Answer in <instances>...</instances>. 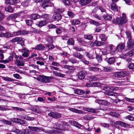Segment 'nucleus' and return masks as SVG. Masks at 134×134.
I'll list each match as a JSON object with an SVG mask.
<instances>
[{
	"label": "nucleus",
	"mask_w": 134,
	"mask_h": 134,
	"mask_svg": "<svg viewBox=\"0 0 134 134\" xmlns=\"http://www.w3.org/2000/svg\"><path fill=\"white\" fill-rule=\"evenodd\" d=\"M87 74V72L85 71L79 72L77 75L78 79L81 80L84 79Z\"/></svg>",
	"instance_id": "6e6552de"
},
{
	"label": "nucleus",
	"mask_w": 134,
	"mask_h": 134,
	"mask_svg": "<svg viewBox=\"0 0 134 134\" xmlns=\"http://www.w3.org/2000/svg\"><path fill=\"white\" fill-rule=\"evenodd\" d=\"M127 21V20L126 18V15L123 13L121 17L114 19L113 20V22L116 24L121 25L126 23Z\"/></svg>",
	"instance_id": "f257e3e1"
},
{
	"label": "nucleus",
	"mask_w": 134,
	"mask_h": 134,
	"mask_svg": "<svg viewBox=\"0 0 134 134\" xmlns=\"http://www.w3.org/2000/svg\"><path fill=\"white\" fill-rule=\"evenodd\" d=\"M73 56L76 58L80 59L83 57V55L80 53L77 52H74L73 54Z\"/></svg>",
	"instance_id": "393cba45"
},
{
	"label": "nucleus",
	"mask_w": 134,
	"mask_h": 134,
	"mask_svg": "<svg viewBox=\"0 0 134 134\" xmlns=\"http://www.w3.org/2000/svg\"><path fill=\"white\" fill-rule=\"evenodd\" d=\"M90 23L91 24H93L96 26H98L100 25V23L93 20H91L90 21Z\"/></svg>",
	"instance_id": "09e8293b"
},
{
	"label": "nucleus",
	"mask_w": 134,
	"mask_h": 134,
	"mask_svg": "<svg viewBox=\"0 0 134 134\" xmlns=\"http://www.w3.org/2000/svg\"><path fill=\"white\" fill-rule=\"evenodd\" d=\"M86 110L88 112L94 113H96L98 112V111H96V109H94L93 108H87Z\"/></svg>",
	"instance_id": "8fccbe9b"
},
{
	"label": "nucleus",
	"mask_w": 134,
	"mask_h": 134,
	"mask_svg": "<svg viewBox=\"0 0 134 134\" xmlns=\"http://www.w3.org/2000/svg\"><path fill=\"white\" fill-rule=\"evenodd\" d=\"M5 2L7 4L13 5L17 2L16 0H6Z\"/></svg>",
	"instance_id": "7c9ffc66"
},
{
	"label": "nucleus",
	"mask_w": 134,
	"mask_h": 134,
	"mask_svg": "<svg viewBox=\"0 0 134 134\" xmlns=\"http://www.w3.org/2000/svg\"><path fill=\"white\" fill-rule=\"evenodd\" d=\"M96 102L99 104L104 105H109L110 104V102L104 100H97Z\"/></svg>",
	"instance_id": "1a4fd4ad"
},
{
	"label": "nucleus",
	"mask_w": 134,
	"mask_h": 134,
	"mask_svg": "<svg viewBox=\"0 0 134 134\" xmlns=\"http://www.w3.org/2000/svg\"><path fill=\"white\" fill-rule=\"evenodd\" d=\"M25 22L26 24L29 26H31L33 23V21L31 20H26Z\"/></svg>",
	"instance_id": "5fc2aeb1"
},
{
	"label": "nucleus",
	"mask_w": 134,
	"mask_h": 134,
	"mask_svg": "<svg viewBox=\"0 0 134 134\" xmlns=\"http://www.w3.org/2000/svg\"><path fill=\"white\" fill-rule=\"evenodd\" d=\"M80 60L82 62L85 64L87 65L89 64V62L86 60L84 58L83 56V57Z\"/></svg>",
	"instance_id": "de8ad7c7"
},
{
	"label": "nucleus",
	"mask_w": 134,
	"mask_h": 134,
	"mask_svg": "<svg viewBox=\"0 0 134 134\" xmlns=\"http://www.w3.org/2000/svg\"><path fill=\"white\" fill-rule=\"evenodd\" d=\"M104 19L105 20H110L112 18L111 16L110 15L107 14L106 15H103V16Z\"/></svg>",
	"instance_id": "79ce46f5"
},
{
	"label": "nucleus",
	"mask_w": 134,
	"mask_h": 134,
	"mask_svg": "<svg viewBox=\"0 0 134 134\" xmlns=\"http://www.w3.org/2000/svg\"><path fill=\"white\" fill-rule=\"evenodd\" d=\"M62 17V15L60 14H55L53 17V19L55 21H58Z\"/></svg>",
	"instance_id": "f3484780"
},
{
	"label": "nucleus",
	"mask_w": 134,
	"mask_h": 134,
	"mask_svg": "<svg viewBox=\"0 0 134 134\" xmlns=\"http://www.w3.org/2000/svg\"><path fill=\"white\" fill-rule=\"evenodd\" d=\"M64 67L65 69L69 70H72L74 69V68L72 66L67 65H65Z\"/></svg>",
	"instance_id": "bf43d9fd"
},
{
	"label": "nucleus",
	"mask_w": 134,
	"mask_h": 134,
	"mask_svg": "<svg viewBox=\"0 0 134 134\" xmlns=\"http://www.w3.org/2000/svg\"><path fill=\"white\" fill-rule=\"evenodd\" d=\"M73 112L79 114H82L83 112V111H82L75 108H74Z\"/></svg>",
	"instance_id": "052dcab7"
},
{
	"label": "nucleus",
	"mask_w": 134,
	"mask_h": 134,
	"mask_svg": "<svg viewBox=\"0 0 134 134\" xmlns=\"http://www.w3.org/2000/svg\"><path fill=\"white\" fill-rule=\"evenodd\" d=\"M49 15L48 14H45L41 15L40 18H43L44 19V20H46L48 21L49 19Z\"/></svg>",
	"instance_id": "c9c22d12"
},
{
	"label": "nucleus",
	"mask_w": 134,
	"mask_h": 134,
	"mask_svg": "<svg viewBox=\"0 0 134 134\" xmlns=\"http://www.w3.org/2000/svg\"><path fill=\"white\" fill-rule=\"evenodd\" d=\"M4 18V14L0 10V21L3 20Z\"/></svg>",
	"instance_id": "e2e57ef3"
},
{
	"label": "nucleus",
	"mask_w": 134,
	"mask_h": 134,
	"mask_svg": "<svg viewBox=\"0 0 134 134\" xmlns=\"http://www.w3.org/2000/svg\"><path fill=\"white\" fill-rule=\"evenodd\" d=\"M48 23V21L46 20H41L38 22L36 25L39 27H41L46 25Z\"/></svg>",
	"instance_id": "f8f14e48"
},
{
	"label": "nucleus",
	"mask_w": 134,
	"mask_h": 134,
	"mask_svg": "<svg viewBox=\"0 0 134 134\" xmlns=\"http://www.w3.org/2000/svg\"><path fill=\"white\" fill-rule=\"evenodd\" d=\"M13 109L14 110L21 111L22 112L25 111L24 109L18 107H13Z\"/></svg>",
	"instance_id": "603ef678"
},
{
	"label": "nucleus",
	"mask_w": 134,
	"mask_h": 134,
	"mask_svg": "<svg viewBox=\"0 0 134 134\" xmlns=\"http://www.w3.org/2000/svg\"><path fill=\"white\" fill-rule=\"evenodd\" d=\"M84 37L86 39L91 40L93 38V36L91 35H84Z\"/></svg>",
	"instance_id": "a19ab883"
},
{
	"label": "nucleus",
	"mask_w": 134,
	"mask_h": 134,
	"mask_svg": "<svg viewBox=\"0 0 134 134\" xmlns=\"http://www.w3.org/2000/svg\"><path fill=\"white\" fill-rule=\"evenodd\" d=\"M63 131V130L62 129L57 128L55 129V130L50 131L48 133H58L61 132Z\"/></svg>",
	"instance_id": "a878e982"
},
{
	"label": "nucleus",
	"mask_w": 134,
	"mask_h": 134,
	"mask_svg": "<svg viewBox=\"0 0 134 134\" xmlns=\"http://www.w3.org/2000/svg\"><path fill=\"white\" fill-rule=\"evenodd\" d=\"M74 49L79 51H84V49L83 48L78 46L75 47L74 48Z\"/></svg>",
	"instance_id": "13d9d810"
},
{
	"label": "nucleus",
	"mask_w": 134,
	"mask_h": 134,
	"mask_svg": "<svg viewBox=\"0 0 134 134\" xmlns=\"http://www.w3.org/2000/svg\"><path fill=\"white\" fill-rule=\"evenodd\" d=\"M69 30L70 32L74 33L75 32V28L76 26H73L71 25H69Z\"/></svg>",
	"instance_id": "ea45409f"
},
{
	"label": "nucleus",
	"mask_w": 134,
	"mask_h": 134,
	"mask_svg": "<svg viewBox=\"0 0 134 134\" xmlns=\"http://www.w3.org/2000/svg\"><path fill=\"white\" fill-rule=\"evenodd\" d=\"M69 60L72 63H78L79 62V61L76 60L73 58L69 59Z\"/></svg>",
	"instance_id": "864d4df0"
},
{
	"label": "nucleus",
	"mask_w": 134,
	"mask_h": 134,
	"mask_svg": "<svg viewBox=\"0 0 134 134\" xmlns=\"http://www.w3.org/2000/svg\"><path fill=\"white\" fill-rule=\"evenodd\" d=\"M23 39L22 37H15L13 38L11 41V42L12 43L15 42H16L21 41Z\"/></svg>",
	"instance_id": "c756f323"
},
{
	"label": "nucleus",
	"mask_w": 134,
	"mask_h": 134,
	"mask_svg": "<svg viewBox=\"0 0 134 134\" xmlns=\"http://www.w3.org/2000/svg\"><path fill=\"white\" fill-rule=\"evenodd\" d=\"M125 99L126 101L131 102V103H134V98L131 99L127 97H125Z\"/></svg>",
	"instance_id": "680f3d73"
},
{
	"label": "nucleus",
	"mask_w": 134,
	"mask_h": 134,
	"mask_svg": "<svg viewBox=\"0 0 134 134\" xmlns=\"http://www.w3.org/2000/svg\"><path fill=\"white\" fill-rule=\"evenodd\" d=\"M41 15L38 14H31L29 16V17L31 19L35 20L40 18Z\"/></svg>",
	"instance_id": "6ab92c4d"
},
{
	"label": "nucleus",
	"mask_w": 134,
	"mask_h": 134,
	"mask_svg": "<svg viewBox=\"0 0 134 134\" xmlns=\"http://www.w3.org/2000/svg\"><path fill=\"white\" fill-rule=\"evenodd\" d=\"M48 115L54 118L57 119L62 116L61 114L57 112H51L48 114Z\"/></svg>",
	"instance_id": "423d86ee"
},
{
	"label": "nucleus",
	"mask_w": 134,
	"mask_h": 134,
	"mask_svg": "<svg viewBox=\"0 0 134 134\" xmlns=\"http://www.w3.org/2000/svg\"><path fill=\"white\" fill-rule=\"evenodd\" d=\"M67 14L71 18H72L75 16V15L71 11H68Z\"/></svg>",
	"instance_id": "6e6d98bb"
},
{
	"label": "nucleus",
	"mask_w": 134,
	"mask_h": 134,
	"mask_svg": "<svg viewBox=\"0 0 134 134\" xmlns=\"http://www.w3.org/2000/svg\"><path fill=\"white\" fill-rule=\"evenodd\" d=\"M92 0H80L79 3L82 6L85 5L91 2Z\"/></svg>",
	"instance_id": "aec40b11"
},
{
	"label": "nucleus",
	"mask_w": 134,
	"mask_h": 134,
	"mask_svg": "<svg viewBox=\"0 0 134 134\" xmlns=\"http://www.w3.org/2000/svg\"><path fill=\"white\" fill-rule=\"evenodd\" d=\"M126 118L130 120H134V117L132 115H128L126 117Z\"/></svg>",
	"instance_id": "0e129e2a"
},
{
	"label": "nucleus",
	"mask_w": 134,
	"mask_h": 134,
	"mask_svg": "<svg viewBox=\"0 0 134 134\" xmlns=\"http://www.w3.org/2000/svg\"><path fill=\"white\" fill-rule=\"evenodd\" d=\"M12 121L20 125H26L27 124V122L25 120L20 119L18 118H14L12 120Z\"/></svg>",
	"instance_id": "20e7f679"
},
{
	"label": "nucleus",
	"mask_w": 134,
	"mask_h": 134,
	"mask_svg": "<svg viewBox=\"0 0 134 134\" xmlns=\"http://www.w3.org/2000/svg\"><path fill=\"white\" fill-rule=\"evenodd\" d=\"M45 46L47 48H48L49 49H51L54 48V46L52 44H45Z\"/></svg>",
	"instance_id": "4d7b16f0"
},
{
	"label": "nucleus",
	"mask_w": 134,
	"mask_h": 134,
	"mask_svg": "<svg viewBox=\"0 0 134 134\" xmlns=\"http://www.w3.org/2000/svg\"><path fill=\"white\" fill-rule=\"evenodd\" d=\"M31 110L35 112L38 114L41 113V110L40 107H36L31 108Z\"/></svg>",
	"instance_id": "b1692460"
},
{
	"label": "nucleus",
	"mask_w": 134,
	"mask_h": 134,
	"mask_svg": "<svg viewBox=\"0 0 134 134\" xmlns=\"http://www.w3.org/2000/svg\"><path fill=\"white\" fill-rule=\"evenodd\" d=\"M134 46V40L133 39L128 40L127 42V47L128 49H131Z\"/></svg>",
	"instance_id": "9b49d317"
},
{
	"label": "nucleus",
	"mask_w": 134,
	"mask_h": 134,
	"mask_svg": "<svg viewBox=\"0 0 134 134\" xmlns=\"http://www.w3.org/2000/svg\"><path fill=\"white\" fill-rule=\"evenodd\" d=\"M111 9L114 11H118L117 7L116 4L114 3H113L111 5Z\"/></svg>",
	"instance_id": "f704fd0d"
},
{
	"label": "nucleus",
	"mask_w": 134,
	"mask_h": 134,
	"mask_svg": "<svg viewBox=\"0 0 134 134\" xmlns=\"http://www.w3.org/2000/svg\"><path fill=\"white\" fill-rule=\"evenodd\" d=\"M134 63L130 64L129 65L128 67L130 69L133 70L134 69Z\"/></svg>",
	"instance_id": "69168bd1"
},
{
	"label": "nucleus",
	"mask_w": 134,
	"mask_h": 134,
	"mask_svg": "<svg viewBox=\"0 0 134 134\" xmlns=\"http://www.w3.org/2000/svg\"><path fill=\"white\" fill-rule=\"evenodd\" d=\"M88 69L90 71H91L95 72H97V71H99V70H101L99 68L95 67H89L88 68Z\"/></svg>",
	"instance_id": "cd10ccee"
},
{
	"label": "nucleus",
	"mask_w": 134,
	"mask_h": 134,
	"mask_svg": "<svg viewBox=\"0 0 134 134\" xmlns=\"http://www.w3.org/2000/svg\"><path fill=\"white\" fill-rule=\"evenodd\" d=\"M92 118V116L91 115H87L85 117V119L87 120L91 119Z\"/></svg>",
	"instance_id": "774afa93"
},
{
	"label": "nucleus",
	"mask_w": 134,
	"mask_h": 134,
	"mask_svg": "<svg viewBox=\"0 0 134 134\" xmlns=\"http://www.w3.org/2000/svg\"><path fill=\"white\" fill-rule=\"evenodd\" d=\"M54 77L52 76H47L43 75H40L39 77L36 78L37 80L45 83H49L51 79H53Z\"/></svg>",
	"instance_id": "f03ea898"
},
{
	"label": "nucleus",
	"mask_w": 134,
	"mask_h": 134,
	"mask_svg": "<svg viewBox=\"0 0 134 134\" xmlns=\"http://www.w3.org/2000/svg\"><path fill=\"white\" fill-rule=\"evenodd\" d=\"M125 33L127 36V37L129 40L131 39L132 37L130 32L129 31H127L125 32Z\"/></svg>",
	"instance_id": "3c124183"
},
{
	"label": "nucleus",
	"mask_w": 134,
	"mask_h": 134,
	"mask_svg": "<svg viewBox=\"0 0 134 134\" xmlns=\"http://www.w3.org/2000/svg\"><path fill=\"white\" fill-rule=\"evenodd\" d=\"M5 10L6 11L10 13L13 12L14 9L10 5H8L5 8Z\"/></svg>",
	"instance_id": "2f4dec72"
},
{
	"label": "nucleus",
	"mask_w": 134,
	"mask_h": 134,
	"mask_svg": "<svg viewBox=\"0 0 134 134\" xmlns=\"http://www.w3.org/2000/svg\"><path fill=\"white\" fill-rule=\"evenodd\" d=\"M106 62L109 64H113L115 61V58L113 57L109 58H107L106 59Z\"/></svg>",
	"instance_id": "4be33fe9"
},
{
	"label": "nucleus",
	"mask_w": 134,
	"mask_h": 134,
	"mask_svg": "<svg viewBox=\"0 0 134 134\" xmlns=\"http://www.w3.org/2000/svg\"><path fill=\"white\" fill-rule=\"evenodd\" d=\"M70 22L72 25H78L80 23V22L77 19L72 20Z\"/></svg>",
	"instance_id": "e433bc0d"
},
{
	"label": "nucleus",
	"mask_w": 134,
	"mask_h": 134,
	"mask_svg": "<svg viewBox=\"0 0 134 134\" xmlns=\"http://www.w3.org/2000/svg\"><path fill=\"white\" fill-rule=\"evenodd\" d=\"M43 2L41 5V6L43 9H45L46 7H47L49 6L48 4H47L49 3L50 2V0H42Z\"/></svg>",
	"instance_id": "5701e85b"
},
{
	"label": "nucleus",
	"mask_w": 134,
	"mask_h": 134,
	"mask_svg": "<svg viewBox=\"0 0 134 134\" xmlns=\"http://www.w3.org/2000/svg\"><path fill=\"white\" fill-rule=\"evenodd\" d=\"M19 14L18 13H15L8 16L7 18V19L8 20H10L11 19H14L19 16Z\"/></svg>",
	"instance_id": "2eb2a0df"
},
{
	"label": "nucleus",
	"mask_w": 134,
	"mask_h": 134,
	"mask_svg": "<svg viewBox=\"0 0 134 134\" xmlns=\"http://www.w3.org/2000/svg\"><path fill=\"white\" fill-rule=\"evenodd\" d=\"M99 38L103 41H105L107 39V37L104 34H100L99 36Z\"/></svg>",
	"instance_id": "c03bdc74"
},
{
	"label": "nucleus",
	"mask_w": 134,
	"mask_h": 134,
	"mask_svg": "<svg viewBox=\"0 0 134 134\" xmlns=\"http://www.w3.org/2000/svg\"><path fill=\"white\" fill-rule=\"evenodd\" d=\"M96 59L98 63H100L102 61V56L100 55L97 54L96 56Z\"/></svg>",
	"instance_id": "a18cd8bd"
},
{
	"label": "nucleus",
	"mask_w": 134,
	"mask_h": 134,
	"mask_svg": "<svg viewBox=\"0 0 134 134\" xmlns=\"http://www.w3.org/2000/svg\"><path fill=\"white\" fill-rule=\"evenodd\" d=\"M13 59V56H10L7 59L3 60L0 61V63H3L4 64L7 63L12 61Z\"/></svg>",
	"instance_id": "4468645a"
},
{
	"label": "nucleus",
	"mask_w": 134,
	"mask_h": 134,
	"mask_svg": "<svg viewBox=\"0 0 134 134\" xmlns=\"http://www.w3.org/2000/svg\"><path fill=\"white\" fill-rule=\"evenodd\" d=\"M16 35H18L27 34L29 33V32L24 30H20L16 32Z\"/></svg>",
	"instance_id": "bb28decb"
},
{
	"label": "nucleus",
	"mask_w": 134,
	"mask_h": 134,
	"mask_svg": "<svg viewBox=\"0 0 134 134\" xmlns=\"http://www.w3.org/2000/svg\"><path fill=\"white\" fill-rule=\"evenodd\" d=\"M126 72L124 71H119L114 73V76L117 77L121 78L124 77L126 75Z\"/></svg>",
	"instance_id": "0eeeda50"
},
{
	"label": "nucleus",
	"mask_w": 134,
	"mask_h": 134,
	"mask_svg": "<svg viewBox=\"0 0 134 134\" xmlns=\"http://www.w3.org/2000/svg\"><path fill=\"white\" fill-rule=\"evenodd\" d=\"M102 85V84L98 82H91L87 83L86 85V86L88 87H99Z\"/></svg>",
	"instance_id": "39448f33"
},
{
	"label": "nucleus",
	"mask_w": 134,
	"mask_h": 134,
	"mask_svg": "<svg viewBox=\"0 0 134 134\" xmlns=\"http://www.w3.org/2000/svg\"><path fill=\"white\" fill-rule=\"evenodd\" d=\"M18 116L20 119L28 121H32L35 119L34 118L31 117L26 115L25 116L19 115Z\"/></svg>",
	"instance_id": "ddd939ff"
},
{
	"label": "nucleus",
	"mask_w": 134,
	"mask_h": 134,
	"mask_svg": "<svg viewBox=\"0 0 134 134\" xmlns=\"http://www.w3.org/2000/svg\"><path fill=\"white\" fill-rule=\"evenodd\" d=\"M45 46L43 44H40L37 45L34 48V49L39 51H42L44 49Z\"/></svg>",
	"instance_id": "dca6fc26"
},
{
	"label": "nucleus",
	"mask_w": 134,
	"mask_h": 134,
	"mask_svg": "<svg viewBox=\"0 0 134 134\" xmlns=\"http://www.w3.org/2000/svg\"><path fill=\"white\" fill-rule=\"evenodd\" d=\"M28 128L31 131L36 132H39L40 130L39 128L37 127L29 126Z\"/></svg>",
	"instance_id": "473e14b6"
},
{
	"label": "nucleus",
	"mask_w": 134,
	"mask_h": 134,
	"mask_svg": "<svg viewBox=\"0 0 134 134\" xmlns=\"http://www.w3.org/2000/svg\"><path fill=\"white\" fill-rule=\"evenodd\" d=\"M120 125L124 127H129L130 126V124H126L122 121H121Z\"/></svg>",
	"instance_id": "49530a36"
},
{
	"label": "nucleus",
	"mask_w": 134,
	"mask_h": 134,
	"mask_svg": "<svg viewBox=\"0 0 134 134\" xmlns=\"http://www.w3.org/2000/svg\"><path fill=\"white\" fill-rule=\"evenodd\" d=\"M134 55V49L125 53V54H122L120 56L121 58L125 59L128 57H131Z\"/></svg>",
	"instance_id": "7ed1b4c3"
},
{
	"label": "nucleus",
	"mask_w": 134,
	"mask_h": 134,
	"mask_svg": "<svg viewBox=\"0 0 134 134\" xmlns=\"http://www.w3.org/2000/svg\"><path fill=\"white\" fill-rule=\"evenodd\" d=\"M13 76L15 78L17 79H19L21 78H20V76L19 74L16 73L13 74Z\"/></svg>",
	"instance_id": "338daca9"
},
{
	"label": "nucleus",
	"mask_w": 134,
	"mask_h": 134,
	"mask_svg": "<svg viewBox=\"0 0 134 134\" xmlns=\"http://www.w3.org/2000/svg\"><path fill=\"white\" fill-rule=\"evenodd\" d=\"M3 37H4L9 38L13 36V35L9 32H6L5 33H3Z\"/></svg>",
	"instance_id": "58836bf2"
},
{
	"label": "nucleus",
	"mask_w": 134,
	"mask_h": 134,
	"mask_svg": "<svg viewBox=\"0 0 134 134\" xmlns=\"http://www.w3.org/2000/svg\"><path fill=\"white\" fill-rule=\"evenodd\" d=\"M24 62L23 60H16L15 62V64L18 66H23L24 65Z\"/></svg>",
	"instance_id": "412c9836"
},
{
	"label": "nucleus",
	"mask_w": 134,
	"mask_h": 134,
	"mask_svg": "<svg viewBox=\"0 0 134 134\" xmlns=\"http://www.w3.org/2000/svg\"><path fill=\"white\" fill-rule=\"evenodd\" d=\"M13 132H15L18 134H26L25 132L16 128H14Z\"/></svg>",
	"instance_id": "c85d7f7f"
},
{
	"label": "nucleus",
	"mask_w": 134,
	"mask_h": 134,
	"mask_svg": "<svg viewBox=\"0 0 134 134\" xmlns=\"http://www.w3.org/2000/svg\"><path fill=\"white\" fill-rule=\"evenodd\" d=\"M125 47L124 44L121 43L118 45L116 48V50L120 52L123 50Z\"/></svg>",
	"instance_id": "a211bd4d"
},
{
	"label": "nucleus",
	"mask_w": 134,
	"mask_h": 134,
	"mask_svg": "<svg viewBox=\"0 0 134 134\" xmlns=\"http://www.w3.org/2000/svg\"><path fill=\"white\" fill-rule=\"evenodd\" d=\"M74 43L73 38H69L67 42V44L69 45H73L74 44Z\"/></svg>",
	"instance_id": "72a5a7b5"
},
{
	"label": "nucleus",
	"mask_w": 134,
	"mask_h": 134,
	"mask_svg": "<svg viewBox=\"0 0 134 134\" xmlns=\"http://www.w3.org/2000/svg\"><path fill=\"white\" fill-rule=\"evenodd\" d=\"M69 122L72 125L75 126L78 128H81V127L83 128V126L78 123L76 121L74 120H70Z\"/></svg>",
	"instance_id": "9d476101"
},
{
	"label": "nucleus",
	"mask_w": 134,
	"mask_h": 134,
	"mask_svg": "<svg viewBox=\"0 0 134 134\" xmlns=\"http://www.w3.org/2000/svg\"><path fill=\"white\" fill-rule=\"evenodd\" d=\"M104 42H102L100 41L96 40L94 41V43L95 44L96 46L97 47H99L102 46L104 44Z\"/></svg>",
	"instance_id": "4c0bfd02"
},
{
	"label": "nucleus",
	"mask_w": 134,
	"mask_h": 134,
	"mask_svg": "<svg viewBox=\"0 0 134 134\" xmlns=\"http://www.w3.org/2000/svg\"><path fill=\"white\" fill-rule=\"evenodd\" d=\"M2 79L4 80L8 81L13 82L14 81V79H13L8 77H2Z\"/></svg>",
	"instance_id": "37998d69"
}]
</instances>
